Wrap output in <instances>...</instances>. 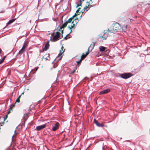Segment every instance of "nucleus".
<instances>
[{"instance_id":"412c9836","label":"nucleus","mask_w":150,"mask_h":150,"mask_svg":"<svg viewBox=\"0 0 150 150\" xmlns=\"http://www.w3.org/2000/svg\"><path fill=\"white\" fill-rule=\"evenodd\" d=\"M69 35H70L69 34H68L67 35L64 37V39H67L68 38H69L70 37H68Z\"/></svg>"},{"instance_id":"473e14b6","label":"nucleus","mask_w":150,"mask_h":150,"mask_svg":"<svg viewBox=\"0 0 150 150\" xmlns=\"http://www.w3.org/2000/svg\"><path fill=\"white\" fill-rule=\"evenodd\" d=\"M37 70V69H36V71Z\"/></svg>"},{"instance_id":"9d476101","label":"nucleus","mask_w":150,"mask_h":150,"mask_svg":"<svg viewBox=\"0 0 150 150\" xmlns=\"http://www.w3.org/2000/svg\"><path fill=\"white\" fill-rule=\"evenodd\" d=\"M75 24L74 23V21H73L72 22V23L71 24V26H69L68 28L70 30V33H71L72 32L71 29L74 28V26H75Z\"/></svg>"},{"instance_id":"f257e3e1","label":"nucleus","mask_w":150,"mask_h":150,"mask_svg":"<svg viewBox=\"0 0 150 150\" xmlns=\"http://www.w3.org/2000/svg\"><path fill=\"white\" fill-rule=\"evenodd\" d=\"M57 29L58 31L56 32L55 34L54 33H51L50 40L52 42H56L63 37L64 28L63 27L59 26Z\"/></svg>"},{"instance_id":"bb28decb","label":"nucleus","mask_w":150,"mask_h":150,"mask_svg":"<svg viewBox=\"0 0 150 150\" xmlns=\"http://www.w3.org/2000/svg\"><path fill=\"white\" fill-rule=\"evenodd\" d=\"M3 61L2 60H0V64L2 63L3 62Z\"/></svg>"},{"instance_id":"5701e85b","label":"nucleus","mask_w":150,"mask_h":150,"mask_svg":"<svg viewBox=\"0 0 150 150\" xmlns=\"http://www.w3.org/2000/svg\"><path fill=\"white\" fill-rule=\"evenodd\" d=\"M8 117V115H5L4 117V121Z\"/></svg>"},{"instance_id":"9b49d317","label":"nucleus","mask_w":150,"mask_h":150,"mask_svg":"<svg viewBox=\"0 0 150 150\" xmlns=\"http://www.w3.org/2000/svg\"><path fill=\"white\" fill-rule=\"evenodd\" d=\"M43 59H45L46 60H50V54H46L43 57Z\"/></svg>"},{"instance_id":"4468645a","label":"nucleus","mask_w":150,"mask_h":150,"mask_svg":"<svg viewBox=\"0 0 150 150\" xmlns=\"http://www.w3.org/2000/svg\"><path fill=\"white\" fill-rule=\"evenodd\" d=\"M99 48L100 51L101 52L104 51L106 49V48L105 47L102 46H100Z\"/></svg>"},{"instance_id":"f3484780","label":"nucleus","mask_w":150,"mask_h":150,"mask_svg":"<svg viewBox=\"0 0 150 150\" xmlns=\"http://www.w3.org/2000/svg\"><path fill=\"white\" fill-rule=\"evenodd\" d=\"M68 23H67V22L66 21L62 25V26H61V27H63V28H64V27H66L67 25L68 24Z\"/></svg>"},{"instance_id":"6e6552de","label":"nucleus","mask_w":150,"mask_h":150,"mask_svg":"<svg viewBox=\"0 0 150 150\" xmlns=\"http://www.w3.org/2000/svg\"><path fill=\"white\" fill-rule=\"evenodd\" d=\"M46 125L44 124L41 125L39 126L36 127V129L37 131H40L45 127Z\"/></svg>"},{"instance_id":"6ab92c4d","label":"nucleus","mask_w":150,"mask_h":150,"mask_svg":"<svg viewBox=\"0 0 150 150\" xmlns=\"http://www.w3.org/2000/svg\"><path fill=\"white\" fill-rule=\"evenodd\" d=\"M89 48L88 51L86 52V54L84 56V57H83V59L84 58L86 57V56L89 53Z\"/></svg>"},{"instance_id":"aec40b11","label":"nucleus","mask_w":150,"mask_h":150,"mask_svg":"<svg viewBox=\"0 0 150 150\" xmlns=\"http://www.w3.org/2000/svg\"><path fill=\"white\" fill-rule=\"evenodd\" d=\"M83 57V56H81V59H80L79 61L76 62L77 63V64H79V63H80L82 61V59H83V58L82 57Z\"/></svg>"},{"instance_id":"0eeeda50","label":"nucleus","mask_w":150,"mask_h":150,"mask_svg":"<svg viewBox=\"0 0 150 150\" xmlns=\"http://www.w3.org/2000/svg\"><path fill=\"white\" fill-rule=\"evenodd\" d=\"M94 123L96 125V126L98 127H102L104 126V125L102 123H100L97 121V120L94 119L93 120Z\"/></svg>"},{"instance_id":"393cba45","label":"nucleus","mask_w":150,"mask_h":150,"mask_svg":"<svg viewBox=\"0 0 150 150\" xmlns=\"http://www.w3.org/2000/svg\"><path fill=\"white\" fill-rule=\"evenodd\" d=\"M80 8H79L77 10V11H76V13H78V12H79V11H80Z\"/></svg>"},{"instance_id":"a878e982","label":"nucleus","mask_w":150,"mask_h":150,"mask_svg":"<svg viewBox=\"0 0 150 150\" xmlns=\"http://www.w3.org/2000/svg\"><path fill=\"white\" fill-rule=\"evenodd\" d=\"M81 4H78V5H77V6H76V7H79V6H81Z\"/></svg>"},{"instance_id":"cd10ccee","label":"nucleus","mask_w":150,"mask_h":150,"mask_svg":"<svg viewBox=\"0 0 150 150\" xmlns=\"http://www.w3.org/2000/svg\"><path fill=\"white\" fill-rule=\"evenodd\" d=\"M85 54L84 53H83L82 55L81 56H83V57H84V56L85 55Z\"/></svg>"},{"instance_id":"423d86ee","label":"nucleus","mask_w":150,"mask_h":150,"mask_svg":"<svg viewBox=\"0 0 150 150\" xmlns=\"http://www.w3.org/2000/svg\"><path fill=\"white\" fill-rule=\"evenodd\" d=\"M26 46L25 45H23L22 49L17 54L16 56H17L18 54H22L25 51V48Z\"/></svg>"},{"instance_id":"2eb2a0df","label":"nucleus","mask_w":150,"mask_h":150,"mask_svg":"<svg viewBox=\"0 0 150 150\" xmlns=\"http://www.w3.org/2000/svg\"><path fill=\"white\" fill-rule=\"evenodd\" d=\"M74 16H73L72 17L69 18L68 20H67L66 21L68 23H71V21L72 20V19L73 18Z\"/></svg>"},{"instance_id":"dca6fc26","label":"nucleus","mask_w":150,"mask_h":150,"mask_svg":"<svg viewBox=\"0 0 150 150\" xmlns=\"http://www.w3.org/2000/svg\"><path fill=\"white\" fill-rule=\"evenodd\" d=\"M21 95L19 96L18 97L17 99L16 100V103H19L20 102V99L21 97Z\"/></svg>"},{"instance_id":"2f4dec72","label":"nucleus","mask_w":150,"mask_h":150,"mask_svg":"<svg viewBox=\"0 0 150 150\" xmlns=\"http://www.w3.org/2000/svg\"><path fill=\"white\" fill-rule=\"evenodd\" d=\"M14 135L12 136V138H13V137H14Z\"/></svg>"},{"instance_id":"c756f323","label":"nucleus","mask_w":150,"mask_h":150,"mask_svg":"<svg viewBox=\"0 0 150 150\" xmlns=\"http://www.w3.org/2000/svg\"><path fill=\"white\" fill-rule=\"evenodd\" d=\"M5 57H4L3 58V59H2V61H4V60Z\"/></svg>"},{"instance_id":"7ed1b4c3","label":"nucleus","mask_w":150,"mask_h":150,"mask_svg":"<svg viewBox=\"0 0 150 150\" xmlns=\"http://www.w3.org/2000/svg\"><path fill=\"white\" fill-rule=\"evenodd\" d=\"M65 49L62 46L61 47V50H60V54H59L56 57V59L57 60H59L62 58L61 55L64 51Z\"/></svg>"},{"instance_id":"39448f33","label":"nucleus","mask_w":150,"mask_h":150,"mask_svg":"<svg viewBox=\"0 0 150 150\" xmlns=\"http://www.w3.org/2000/svg\"><path fill=\"white\" fill-rule=\"evenodd\" d=\"M54 124V126L52 127V130L53 131H55L59 128L60 124L57 122H55Z\"/></svg>"},{"instance_id":"f03ea898","label":"nucleus","mask_w":150,"mask_h":150,"mask_svg":"<svg viewBox=\"0 0 150 150\" xmlns=\"http://www.w3.org/2000/svg\"><path fill=\"white\" fill-rule=\"evenodd\" d=\"M121 28L120 25L118 23H116L113 25V30L115 32H117L120 30Z\"/></svg>"},{"instance_id":"ddd939ff","label":"nucleus","mask_w":150,"mask_h":150,"mask_svg":"<svg viewBox=\"0 0 150 150\" xmlns=\"http://www.w3.org/2000/svg\"><path fill=\"white\" fill-rule=\"evenodd\" d=\"M16 19L15 18V19H12L9 20L8 21V22L7 23L6 26L8 25H9V24H11V23H12L14 21H15Z\"/></svg>"},{"instance_id":"f8f14e48","label":"nucleus","mask_w":150,"mask_h":150,"mask_svg":"<svg viewBox=\"0 0 150 150\" xmlns=\"http://www.w3.org/2000/svg\"><path fill=\"white\" fill-rule=\"evenodd\" d=\"M50 46L48 42L46 44L44 48V50L46 51L49 48Z\"/></svg>"},{"instance_id":"1a4fd4ad","label":"nucleus","mask_w":150,"mask_h":150,"mask_svg":"<svg viewBox=\"0 0 150 150\" xmlns=\"http://www.w3.org/2000/svg\"><path fill=\"white\" fill-rule=\"evenodd\" d=\"M110 91V90L109 89H107L104 90L100 92V94H104L108 93Z\"/></svg>"},{"instance_id":"4be33fe9","label":"nucleus","mask_w":150,"mask_h":150,"mask_svg":"<svg viewBox=\"0 0 150 150\" xmlns=\"http://www.w3.org/2000/svg\"><path fill=\"white\" fill-rule=\"evenodd\" d=\"M76 69H77V68L76 67H75L74 70L73 71H72V72H71V73L72 74L74 73L75 72V71L76 70Z\"/></svg>"},{"instance_id":"7c9ffc66","label":"nucleus","mask_w":150,"mask_h":150,"mask_svg":"<svg viewBox=\"0 0 150 150\" xmlns=\"http://www.w3.org/2000/svg\"><path fill=\"white\" fill-rule=\"evenodd\" d=\"M1 49H0V54H1Z\"/></svg>"},{"instance_id":"20e7f679","label":"nucleus","mask_w":150,"mask_h":150,"mask_svg":"<svg viewBox=\"0 0 150 150\" xmlns=\"http://www.w3.org/2000/svg\"><path fill=\"white\" fill-rule=\"evenodd\" d=\"M131 76L132 74L130 73H124L121 75V77L125 79L128 78Z\"/></svg>"},{"instance_id":"b1692460","label":"nucleus","mask_w":150,"mask_h":150,"mask_svg":"<svg viewBox=\"0 0 150 150\" xmlns=\"http://www.w3.org/2000/svg\"><path fill=\"white\" fill-rule=\"evenodd\" d=\"M89 6H90V4H89L88 7H87V6H86V7H84V9H86L87 8H88V7H89Z\"/></svg>"},{"instance_id":"c85d7f7f","label":"nucleus","mask_w":150,"mask_h":150,"mask_svg":"<svg viewBox=\"0 0 150 150\" xmlns=\"http://www.w3.org/2000/svg\"><path fill=\"white\" fill-rule=\"evenodd\" d=\"M4 124V122H2V123H1V126L3 125Z\"/></svg>"},{"instance_id":"a211bd4d","label":"nucleus","mask_w":150,"mask_h":150,"mask_svg":"<svg viewBox=\"0 0 150 150\" xmlns=\"http://www.w3.org/2000/svg\"><path fill=\"white\" fill-rule=\"evenodd\" d=\"M89 48L88 51L86 52V54L84 56V57H83V59L84 58L86 57V56L89 53Z\"/></svg>"}]
</instances>
